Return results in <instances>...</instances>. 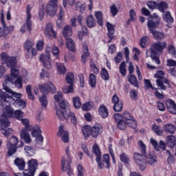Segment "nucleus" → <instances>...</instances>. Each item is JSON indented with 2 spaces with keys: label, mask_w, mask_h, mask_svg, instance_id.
<instances>
[{
  "label": "nucleus",
  "mask_w": 176,
  "mask_h": 176,
  "mask_svg": "<svg viewBox=\"0 0 176 176\" xmlns=\"http://www.w3.org/2000/svg\"><path fill=\"white\" fill-rule=\"evenodd\" d=\"M10 69V76H6V80L3 82V86L9 85V83H11V85L14 83V80L20 77V73L17 67H11Z\"/></svg>",
  "instance_id": "7"
},
{
  "label": "nucleus",
  "mask_w": 176,
  "mask_h": 176,
  "mask_svg": "<svg viewBox=\"0 0 176 176\" xmlns=\"http://www.w3.org/2000/svg\"><path fill=\"white\" fill-rule=\"evenodd\" d=\"M96 83H97L96 75H94V74H91L89 75V85L92 87H96Z\"/></svg>",
  "instance_id": "60"
},
{
  "label": "nucleus",
  "mask_w": 176,
  "mask_h": 176,
  "mask_svg": "<svg viewBox=\"0 0 176 176\" xmlns=\"http://www.w3.org/2000/svg\"><path fill=\"white\" fill-rule=\"evenodd\" d=\"M102 125L98 123L95 124L91 127V135L93 138H97L98 135L102 134Z\"/></svg>",
  "instance_id": "19"
},
{
  "label": "nucleus",
  "mask_w": 176,
  "mask_h": 176,
  "mask_svg": "<svg viewBox=\"0 0 176 176\" xmlns=\"http://www.w3.org/2000/svg\"><path fill=\"white\" fill-rule=\"evenodd\" d=\"M28 168L33 170V171H36L38 168V162L35 160H30L28 162Z\"/></svg>",
  "instance_id": "34"
},
{
  "label": "nucleus",
  "mask_w": 176,
  "mask_h": 176,
  "mask_svg": "<svg viewBox=\"0 0 176 176\" xmlns=\"http://www.w3.org/2000/svg\"><path fill=\"white\" fill-rule=\"evenodd\" d=\"M50 47L47 46L45 48V54L40 55V61L43 63L45 68L50 69L52 68V63H50Z\"/></svg>",
  "instance_id": "8"
},
{
  "label": "nucleus",
  "mask_w": 176,
  "mask_h": 176,
  "mask_svg": "<svg viewBox=\"0 0 176 176\" xmlns=\"http://www.w3.org/2000/svg\"><path fill=\"white\" fill-rule=\"evenodd\" d=\"M128 80L129 83L134 86V87H140L138 81L137 80V77H135V76L131 74V76L128 77Z\"/></svg>",
  "instance_id": "38"
},
{
  "label": "nucleus",
  "mask_w": 176,
  "mask_h": 176,
  "mask_svg": "<svg viewBox=\"0 0 176 176\" xmlns=\"http://www.w3.org/2000/svg\"><path fill=\"white\" fill-rule=\"evenodd\" d=\"M159 23H160V16L154 13L148 18L147 27L148 30L156 28L159 25Z\"/></svg>",
  "instance_id": "15"
},
{
  "label": "nucleus",
  "mask_w": 176,
  "mask_h": 176,
  "mask_svg": "<svg viewBox=\"0 0 176 176\" xmlns=\"http://www.w3.org/2000/svg\"><path fill=\"white\" fill-rule=\"evenodd\" d=\"M107 28L108 30V34L113 35L115 34V28H113V25L109 22H107Z\"/></svg>",
  "instance_id": "61"
},
{
  "label": "nucleus",
  "mask_w": 176,
  "mask_h": 176,
  "mask_svg": "<svg viewBox=\"0 0 176 176\" xmlns=\"http://www.w3.org/2000/svg\"><path fill=\"white\" fill-rule=\"evenodd\" d=\"M21 123L25 126L23 130H27L28 131H31V126H30V120L28 118L21 119Z\"/></svg>",
  "instance_id": "49"
},
{
  "label": "nucleus",
  "mask_w": 176,
  "mask_h": 176,
  "mask_svg": "<svg viewBox=\"0 0 176 176\" xmlns=\"http://www.w3.org/2000/svg\"><path fill=\"white\" fill-rule=\"evenodd\" d=\"M58 137H60L63 142H68L69 141V133L68 131L64 130V126L60 125L57 133Z\"/></svg>",
  "instance_id": "21"
},
{
  "label": "nucleus",
  "mask_w": 176,
  "mask_h": 176,
  "mask_svg": "<svg viewBox=\"0 0 176 176\" xmlns=\"http://www.w3.org/2000/svg\"><path fill=\"white\" fill-rule=\"evenodd\" d=\"M14 104L16 105H19L20 107V108H22V109L25 108V107H26L25 102L23 100H21V99H16L14 101Z\"/></svg>",
  "instance_id": "63"
},
{
  "label": "nucleus",
  "mask_w": 176,
  "mask_h": 176,
  "mask_svg": "<svg viewBox=\"0 0 176 176\" xmlns=\"http://www.w3.org/2000/svg\"><path fill=\"white\" fill-rule=\"evenodd\" d=\"M45 34L47 36V38H52L53 36V38H56V32H54V30H53V24L52 23H47L46 27H45Z\"/></svg>",
  "instance_id": "26"
},
{
  "label": "nucleus",
  "mask_w": 176,
  "mask_h": 176,
  "mask_svg": "<svg viewBox=\"0 0 176 176\" xmlns=\"http://www.w3.org/2000/svg\"><path fill=\"white\" fill-rule=\"evenodd\" d=\"M120 159L122 163H124L125 164H129V163H130V158L129 157V155H127V154L125 153L120 154Z\"/></svg>",
  "instance_id": "51"
},
{
  "label": "nucleus",
  "mask_w": 176,
  "mask_h": 176,
  "mask_svg": "<svg viewBox=\"0 0 176 176\" xmlns=\"http://www.w3.org/2000/svg\"><path fill=\"white\" fill-rule=\"evenodd\" d=\"M9 126H10V121H9L8 118L1 116L0 118L1 133L6 137H8L9 134H12L13 131L12 129L8 128Z\"/></svg>",
  "instance_id": "5"
},
{
  "label": "nucleus",
  "mask_w": 176,
  "mask_h": 176,
  "mask_svg": "<svg viewBox=\"0 0 176 176\" xmlns=\"http://www.w3.org/2000/svg\"><path fill=\"white\" fill-rule=\"evenodd\" d=\"M150 42H151V41L149 40L148 36H144L140 40V45L144 49V48H145V47H146V46H148V45H149Z\"/></svg>",
  "instance_id": "52"
},
{
  "label": "nucleus",
  "mask_w": 176,
  "mask_h": 176,
  "mask_svg": "<svg viewBox=\"0 0 176 176\" xmlns=\"http://www.w3.org/2000/svg\"><path fill=\"white\" fill-rule=\"evenodd\" d=\"M14 163L19 170H24L25 168V162L23 158H16Z\"/></svg>",
  "instance_id": "30"
},
{
  "label": "nucleus",
  "mask_w": 176,
  "mask_h": 176,
  "mask_svg": "<svg viewBox=\"0 0 176 176\" xmlns=\"http://www.w3.org/2000/svg\"><path fill=\"white\" fill-rule=\"evenodd\" d=\"M166 108L170 113L175 115L176 113V103L171 99H168L166 102Z\"/></svg>",
  "instance_id": "27"
},
{
  "label": "nucleus",
  "mask_w": 176,
  "mask_h": 176,
  "mask_svg": "<svg viewBox=\"0 0 176 176\" xmlns=\"http://www.w3.org/2000/svg\"><path fill=\"white\" fill-rule=\"evenodd\" d=\"M152 129L157 135H162V134H163V131H162L160 126H157L156 124H154L152 126Z\"/></svg>",
  "instance_id": "57"
},
{
  "label": "nucleus",
  "mask_w": 176,
  "mask_h": 176,
  "mask_svg": "<svg viewBox=\"0 0 176 176\" xmlns=\"http://www.w3.org/2000/svg\"><path fill=\"white\" fill-rule=\"evenodd\" d=\"M31 135L36 138L37 142H43V136H42V131H41V127H39V126L36 125L32 128Z\"/></svg>",
  "instance_id": "18"
},
{
  "label": "nucleus",
  "mask_w": 176,
  "mask_h": 176,
  "mask_svg": "<svg viewBox=\"0 0 176 176\" xmlns=\"http://www.w3.org/2000/svg\"><path fill=\"white\" fill-rule=\"evenodd\" d=\"M23 116H24V113L22 111L16 110L15 111H14L13 118L18 119V120H21V119H23Z\"/></svg>",
  "instance_id": "56"
},
{
  "label": "nucleus",
  "mask_w": 176,
  "mask_h": 176,
  "mask_svg": "<svg viewBox=\"0 0 176 176\" xmlns=\"http://www.w3.org/2000/svg\"><path fill=\"white\" fill-rule=\"evenodd\" d=\"M93 108H94V103L93 102H86L82 107V111H90Z\"/></svg>",
  "instance_id": "50"
},
{
  "label": "nucleus",
  "mask_w": 176,
  "mask_h": 176,
  "mask_svg": "<svg viewBox=\"0 0 176 176\" xmlns=\"http://www.w3.org/2000/svg\"><path fill=\"white\" fill-rule=\"evenodd\" d=\"M164 72L159 70L154 76L157 78V86L160 90H166L167 87L170 86V82L167 78H164Z\"/></svg>",
  "instance_id": "3"
},
{
  "label": "nucleus",
  "mask_w": 176,
  "mask_h": 176,
  "mask_svg": "<svg viewBox=\"0 0 176 176\" xmlns=\"http://www.w3.org/2000/svg\"><path fill=\"white\" fill-rule=\"evenodd\" d=\"M3 90H5L6 93H8L7 96H9L12 98H13L14 97V98H17V100H20L21 98L23 97V95L21 94L12 91V89L9 88V85H3ZM9 94H11V96Z\"/></svg>",
  "instance_id": "23"
},
{
  "label": "nucleus",
  "mask_w": 176,
  "mask_h": 176,
  "mask_svg": "<svg viewBox=\"0 0 176 176\" xmlns=\"http://www.w3.org/2000/svg\"><path fill=\"white\" fill-rule=\"evenodd\" d=\"M164 131L169 134H174L175 132V126L171 124H166L163 126Z\"/></svg>",
  "instance_id": "31"
},
{
  "label": "nucleus",
  "mask_w": 176,
  "mask_h": 176,
  "mask_svg": "<svg viewBox=\"0 0 176 176\" xmlns=\"http://www.w3.org/2000/svg\"><path fill=\"white\" fill-rule=\"evenodd\" d=\"M0 23L1 25L0 27V36H8L9 34H12V32L14 31V26H8L6 22H5V19H2Z\"/></svg>",
  "instance_id": "12"
},
{
  "label": "nucleus",
  "mask_w": 176,
  "mask_h": 176,
  "mask_svg": "<svg viewBox=\"0 0 176 176\" xmlns=\"http://www.w3.org/2000/svg\"><path fill=\"white\" fill-rule=\"evenodd\" d=\"M0 105H2L3 107L6 105L3 109L2 116L13 118V116H14V111L13 109L9 106L10 105V102H13V98L8 96V94L3 92L2 89H0Z\"/></svg>",
  "instance_id": "2"
},
{
  "label": "nucleus",
  "mask_w": 176,
  "mask_h": 176,
  "mask_svg": "<svg viewBox=\"0 0 176 176\" xmlns=\"http://www.w3.org/2000/svg\"><path fill=\"white\" fill-rule=\"evenodd\" d=\"M167 47V43L166 42H156L154 43L146 52V57H151L153 63L159 65L160 64V59L159 58V54L157 52H163L164 49Z\"/></svg>",
  "instance_id": "1"
},
{
  "label": "nucleus",
  "mask_w": 176,
  "mask_h": 176,
  "mask_svg": "<svg viewBox=\"0 0 176 176\" xmlns=\"http://www.w3.org/2000/svg\"><path fill=\"white\" fill-rule=\"evenodd\" d=\"M56 115L59 119H65L66 120L69 119L72 122V123L74 124V126H76V124L78 123V119H76V117L75 116V113L74 112H72L71 109H67L66 113H62L60 111V110L56 109Z\"/></svg>",
  "instance_id": "6"
},
{
  "label": "nucleus",
  "mask_w": 176,
  "mask_h": 176,
  "mask_svg": "<svg viewBox=\"0 0 176 176\" xmlns=\"http://www.w3.org/2000/svg\"><path fill=\"white\" fill-rule=\"evenodd\" d=\"M63 36L65 38H69L68 36H71L72 35V28H71L69 25H66L63 28Z\"/></svg>",
  "instance_id": "36"
},
{
  "label": "nucleus",
  "mask_w": 176,
  "mask_h": 176,
  "mask_svg": "<svg viewBox=\"0 0 176 176\" xmlns=\"http://www.w3.org/2000/svg\"><path fill=\"white\" fill-rule=\"evenodd\" d=\"M122 120L127 123L129 127L135 129L137 127V121L131 116V113L124 111L122 113Z\"/></svg>",
  "instance_id": "13"
},
{
  "label": "nucleus",
  "mask_w": 176,
  "mask_h": 176,
  "mask_svg": "<svg viewBox=\"0 0 176 176\" xmlns=\"http://www.w3.org/2000/svg\"><path fill=\"white\" fill-rule=\"evenodd\" d=\"M82 51L83 54L81 56V63L82 64H86L87 58L90 56V54L89 53V47H87V43H82Z\"/></svg>",
  "instance_id": "25"
},
{
  "label": "nucleus",
  "mask_w": 176,
  "mask_h": 176,
  "mask_svg": "<svg viewBox=\"0 0 176 176\" xmlns=\"http://www.w3.org/2000/svg\"><path fill=\"white\" fill-rule=\"evenodd\" d=\"M118 128L120 130H125L126 127H127V122L126 121H124V120L117 122Z\"/></svg>",
  "instance_id": "62"
},
{
  "label": "nucleus",
  "mask_w": 176,
  "mask_h": 176,
  "mask_svg": "<svg viewBox=\"0 0 176 176\" xmlns=\"http://www.w3.org/2000/svg\"><path fill=\"white\" fill-rule=\"evenodd\" d=\"M87 25L89 28H93V27H96V21L94 20V17L91 15H89L87 19Z\"/></svg>",
  "instance_id": "42"
},
{
  "label": "nucleus",
  "mask_w": 176,
  "mask_h": 176,
  "mask_svg": "<svg viewBox=\"0 0 176 176\" xmlns=\"http://www.w3.org/2000/svg\"><path fill=\"white\" fill-rule=\"evenodd\" d=\"M56 68L58 75H65L67 69L65 68L64 63H56Z\"/></svg>",
  "instance_id": "33"
},
{
  "label": "nucleus",
  "mask_w": 176,
  "mask_h": 176,
  "mask_svg": "<svg viewBox=\"0 0 176 176\" xmlns=\"http://www.w3.org/2000/svg\"><path fill=\"white\" fill-rule=\"evenodd\" d=\"M39 101L41 102L42 109H46V107H47V98L46 96L43 95L39 97Z\"/></svg>",
  "instance_id": "39"
},
{
  "label": "nucleus",
  "mask_w": 176,
  "mask_h": 176,
  "mask_svg": "<svg viewBox=\"0 0 176 176\" xmlns=\"http://www.w3.org/2000/svg\"><path fill=\"white\" fill-rule=\"evenodd\" d=\"M73 104L76 109H79V108L82 107V103L80 102L79 97L73 98Z\"/></svg>",
  "instance_id": "58"
},
{
  "label": "nucleus",
  "mask_w": 176,
  "mask_h": 176,
  "mask_svg": "<svg viewBox=\"0 0 176 176\" xmlns=\"http://www.w3.org/2000/svg\"><path fill=\"white\" fill-rule=\"evenodd\" d=\"M61 170L66 171L68 175H71L72 170L71 169V162L68 164V157L64 156L61 160Z\"/></svg>",
  "instance_id": "20"
},
{
  "label": "nucleus",
  "mask_w": 176,
  "mask_h": 176,
  "mask_svg": "<svg viewBox=\"0 0 176 176\" xmlns=\"http://www.w3.org/2000/svg\"><path fill=\"white\" fill-rule=\"evenodd\" d=\"M95 16L96 17V19L98 20V25H100L101 27H102V25H104V23L102 21V12H100V11L96 12Z\"/></svg>",
  "instance_id": "46"
},
{
  "label": "nucleus",
  "mask_w": 176,
  "mask_h": 176,
  "mask_svg": "<svg viewBox=\"0 0 176 176\" xmlns=\"http://www.w3.org/2000/svg\"><path fill=\"white\" fill-rule=\"evenodd\" d=\"M164 20L166 23H174V18L171 16V12L170 11H166L164 14Z\"/></svg>",
  "instance_id": "37"
},
{
  "label": "nucleus",
  "mask_w": 176,
  "mask_h": 176,
  "mask_svg": "<svg viewBox=\"0 0 176 176\" xmlns=\"http://www.w3.org/2000/svg\"><path fill=\"white\" fill-rule=\"evenodd\" d=\"M98 112L100 116L103 119L108 118V109H107V107L104 105H101L98 109Z\"/></svg>",
  "instance_id": "32"
},
{
  "label": "nucleus",
  "mask_w": 176,
  "mask_h": 176,
  "mask_svg": "<svg viewBox=\"0 0 176 176\" xmlns=\"http://www.w3.org/2000/svg\"><path fill=\"white\" fill-rule=\"evenodd\" d=\"M38 89L43 94H49V93H54L56 92V87L52 82H47L45 84L39 85Z\"/></svg>",
  "instance_id": "14"
},
{
  "label": "nucleus",
  "mask_w": 176,
  "mask_h": 176,
  "mask_svg": "<svg viewBox=\"0 0 176 176\" xmlns=\"http://www.w3.org/2000/svg\"><path fill=\"white\" fill-rule=\"evenodd\" d=\"M134 160L136 164L139 166L140 171H145L146 168V160L142 156V155L135 153L133 155Z\"/></svg>",
  "instance_id": "11"
},
{
  "label": "nucleus",
  "mask_w": 176,
  "mask_h": 176,
  "mask_svg": "<svg viewBox=\"0 0 176 176\" xmlns=\"http://www.w3.org/2000/svg\"><path fill=\"white\" fill-rule=\"evenodd\" d=\"M119 71L122 76H126V73L127 72V70L126 69V63L122 62L120 63Z\"/></svg>",
  "instance_id": "53"
},
{
  "label": "nucleus",
  "mask_w": 176,
  "mask_h": 176,
  "mask_svg": "<svg viewBox=\"0 0 176 176\" xmlns=\"http://www.w3.org/2000/svg\"><path fill=\"white\" fill-rule=\"evenodd\" d=\"M57 2L58 0H51L46 7V12L49 16H56L57 13Z\"/></svg>",
  "instance_id": "16"
},
{
  "label": "nucleus",
  "mask_w": 176,
  "mask_h": 176,
  "mask_svg": "<svg viewBox=\"0 0 176 176\" xmlns=\"http://www.w3.org/2000/svg\"><path fill=\"white\" fill-rule=\"evenodd\" d=\"M23 176H34L35 170H30L28 168V170H25L23 173Z\"/></svg>",
  "instance_id": "64"
},
{
  "label": "nucleus",
  "mask_w": 176,
  "mask_h": 176,
  "mask_svg": "<svg viewBox=\"0 0 176 176\" xmlns=\"http://www.w3.org/2000/svg\"><path fill=\"white\" fill-rule=\"evenodd\" d=\"M32 9V8L31 7V6L28 5L26 8V13H27L26 23H25L20 30L22 34H24V32H25L27 30H28L29 32H31V27L32 26V22L31 21V18L32 17V16L31 15Z\"/></svg>",
  "instance_id": "9"
},
{
  "label": "nucleus",
  "mask_w": 176,
  "mask_h": 176,
  "mask_svg": "<svg viewBox=\"0 0 176 176\" xmlns=\"http://www.w3.org/2000/svg\"><path fill=\"white\" fill-rule=\"evenodd\" d=\"M157 6L160 12H162V13H164V10L168 8V4L164 1H161Z\"/></svg>",
  "instance_id": "47"
},
{
  "label": "nucleus",
  "mask_w": 176,
  "mask_h": 176,
  "mask_svg": "<svg viewBox=\"0 0 176 176\" xmlns=\"http://www.w3.org/2000/svg\"><path fill=\"white\" fill-rule=\"evenodd\" d=\"M69 85H65L63 87V91L65 94H69L74 93V84H69Z\"/></svg>",
  "instance_id": "41"
},
{
  "label": "nucleus",
  "mask_w": 176,
  "mask_h": 176,
  "mask_svg": "<svg viewBox=\"0 0 176 176\" xmlns=\"http://www.w3.org/2000/svg\"><path fill=\"white\" fill-rule=\"evenodd\" d=\"M26 58H32L34 56H36V50L35 48L26 50Z\"/></svg>",
  "instance_id": "45"
},
{
  "label": "nucleus",
  "mask_w": 176,
  "mask_h": 176,
  "mask_svg": "<svg viewBox=\"0 0 176 176\" xmlns=\"http://www.w3.org/2000/svg\"><path fill=\"white\" fill-rule=\"evenodd\" d=\"M92 151L94 155H96V159L101 157V151H100V147L98 146V144H94L92 147Z\"/></svg>",
  "instance_id": "43"
},
{
  "label": "nucleus",
  "mask_w": 176,
  "mask_h": 176,
  "mask_svg": "<svg viewBox=\"0 0 176 176\" xmlns=\"http://www.w3.org/2000/svg\"><path fill=\"white\" fill-rule=\"evenodd\" d=\"M150 34H152V35L154 36V38L157 41H161V39H164L166 34L163 32H160L159 31H156L153 29H149Z\"/></svg>",
  "instance_id": "28"
},
{
  "label": "nucleus",
  "mask_w": 176,
  "mask_h": 176,
  "mask_svg": "<svg viewBox=\"0 0 176 176\" xmlns=\"http://www.w3.org/2000/svg\"><path fill=\"white\" fill-rule=\"evenodd\" d=\"M96 163H98L100 168H104V167L105 168H109V166H111V163L109 162V155H103L102 160L101 157L96 158Z\"/></svg>",
  "instance_id": "17"
},
{
  "label": "nucleus",
  "mask_w": 176,
  "mask_h": 176,
  "mask_svg": "<svg viewBox=\"0 0 176 176\" xmlns=\"http://www.w3.org/2000/svg\"><path fill=\"white\" fill-rule=\"evenodd\" d=\"M29 131H28L27 129H22L20 133V137L21 140H23L25 144H31V142H32L31 135H30V133H28Z\"/></svg>",
  "instance_id": "24"
},
{
  "label": "nucleus",
  "mask_w": 176,
  "mask_h": 176,
  "mask_svg": "<svg viewBox=\"0 0 176 176\" xmlns=\"http://www.w3.org/2000/svg\"><path fill=\"white\" fill-rule=\"evenodd\" d=\"M60 106L61 108L60 112L62 113H67V110L69 109V107L68 106V102L62 100L60 103Z\"/></svg>",
  "instance_id": "44"
},
{
  "label": "nucleus",
  "mask_w": 176,
  "mask_h": 176,
  "mask_svg": "<svg viewBox=\"0 0 176 176\" xmlns=\"http://www.w3.org/2000/svg\"><path fill=\"white\" fill-rule=\"evenodd\" d=\"M24 150L28 156H34V155H35V150L34 149V147L31 146H25Z\"/></svg>",
  "instance_id": "48"
},
{
  "label": "nucleus",
  "mask_w": 176,
  "mask_h": 176,
  "mask_svg": "<svg viewBox=\"0 0 176 176\" xmlns=\"http://www.w3.org/2000/svg\"><path fill=\"white\" fill-rule=\"evenodd\" d=\"M82 131L84 137H90L91 135V127L89 125H85L82 128Z\"/></svg>",
  "instance_id": "35"
},
{
  "label": "nucleus",
  "mask_w": 176,
  "mask_h": 176,
  "mask_svg": "<svg viewBox=\"0 0 176 176\" xmlns=\"http://www.w3.org/2000/svg\"><path fill=\"white\" fill-rule=\"evenodd\" d=\"M168 52L169 54H171L174 58H176V50L175 47L173 45H170L168 46Z\"/></svg>",
  "instance_id": "59"
},
{
  "label": "nucleus",
  "mask_w": 176,
  "mask_h": 176,
  "mask_svg": "<svg viewBox=\"0 0 176 176\" xmlns=\"http://www.w3.org/2000/svg\"><path fill=\"white\" fill-rule=\"evenodd\" d=\"M14 83L17 89H21L23 87V77H18L14 80Z\"/></svg>",
  "instance_id": "55"
},
{
  "label": "nucleus",
  "mask_w": 176,
  "mask_h": 176,
  "mask_svg": "<svg viewBox=\"0 0 176 176\" xmlns=\"http://www.w3.org/2000/svg\"><path fill=\"white\" fill-rule=\"evenodd\" d=\"M19 142V138H17L15 136H12L8 143L7 144V148L8 149V155L12 156L14 153H16V151H17V147L16 145H17Z\"/></svg>",
  "instance_id": "10"
},
{
  "label": "nucleus",
  "mask_w": 176,
  "mask_h": 176,
  "mask_svg": "<svg viewBox=\"0 0 176 176\" xmlns=\"http://www.w3.org/2000/svg\"><path fill=\"white\" fill-rule=\"evenodd\" d=\"M1 61L3 64H6L8 68H16L17 67V56H12L6 52L1 54Z\"/></svg>",
  "instance_id": "4"
},
{
  "label": "nucleus",
  "mask_w": 176,
  "mask_h": 176,
  "mask_svg": "<svg viewBox=\"0 0 176 176\" xmlns=\"http://www.w3.org/2000/svg\"><path fill=\"white\" fill-rule=\"evenodd\" d=\"M157 155L153 153H150L146 156V162L148 166H155L157 164Z\"/></svg>",
  "instance_id": "22"
},
{
  "label": "nucleus",
  "mask_w": 176,
  "mask_h": 176,
  "mask_svg": "<svg viewBox=\"0 0 176 176\" xmlns=\"http://www.w3.org/2000/svg\"><path fill=\"white\" fill-rule=\"evenodd\" d=\"M66 46L70 52H75L76 50L75 42L71 38H66Z\"/></svg>",
  "instance_id": "29"
},
{
  "label": "nucleus",
  "mask_w": 176,
  "mask_h": 176,
  "mask_svg": "<svg viewBox=\"0 0 176 176\" xmlns=\"http://www.w3.org/2000/svg\"><path fill=\"white\" fill-rule=\"evenodd\" d=\"M65 80L68 85H74L75 76L73 73H67L65 76Z\"/></svg>",
  "instance_id": "40"
},
{
  "label": "nucleus",
  "mask_w": 176,
  "mask_h": 176,
  "mask_svg": "<svg viewBox=\"0 0 176 176\" xmlns=\"http://www.w3.org/2000/svg\"><path fill=\"white\" fill-rule=\"evenodd\" d=\"M34 45L35 43L32 40H28L26 42H25L24 48L25 50L33 49Z\"/></svg>",
  "instance_id": "54"
}]
</instances>
